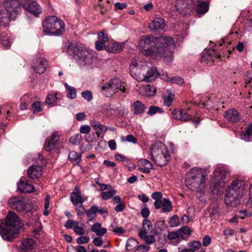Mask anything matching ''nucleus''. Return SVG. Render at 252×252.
I'll return each mask as SVG.
<instances>
[{
  "label": "nucleus",
  "instance_id": "f257e3e1",
  "mask_svg": "<svg viewBox=\"0 0 252 252\" xmlns=\"http://www.w3.org/2000/svg\"><path fill=\"white\" fill-rule=\"evenodd\" d=\"M138 45L143 49L145 54L153 59L163 58L168 63L173 59V50L175 44L173 38L165 36L159 37L149 34L142 36Z\"/></svg>",
  "mask_w": 252,
  "mask_h": 252
},
{
  "label": "nucleus",
  "instance_id": "f03ea898",
  "mask_svg": "<svg viewBox=\"0 0 252 252\" xmlns=\"http://www.w3.org/2000/svg\"><path fill=\"white\" fill-rule=\"evenodd\" d=\"M23 226L21 220L14 212H9L5 222L0 225V234L2 239L8 242L12 241Z\"/></svg>",
  "mask_w": 252,
  "mask_h": 252
},
{
  "label": "nucleus",
  "instance_id": "7ed1b4c3",
  "mask_svg": "<svg viewBox=\"0 0 252 252\" xmlns=\"http://www.w3.org/2000/svg\"><path fill=\"white\" fill-rule=\"evenodd\" d=\"M245 184L243 181H233L228 187L225 195V203L227 206L236 207L239 204V199L243 195Z\"/></svg>",
  "mask_w": 252,
  "mask_h": 252
},
{
  "label": "nucleus",
  "instance_id": "20e7f679",
  "mask_svg": "<svg viewBox=\"0 0 252 252\" xmlns=\"http://www.w3.org/2000/svg\"><path fill=\"white\" fill-rule=\"evenodd\" d=\"M151 158L159 166L165 165L170 157L167 146L161 142H157L151 146Z\"/></svg>",
  "mask_w": 252,
  "mask_h": 252
},
{
  "label": "nucleus",
  "instance_id": "39448f33",
  "mask_svg": "<svg viewBox=\"0 0 252 252\" xmlns=\"http://www.w3.org/2000/svg\"><path fill=\"white\" fill-rule=\"evenodd\" d=\"M126 86L124 83L122 84L119 79L115 78L103 85L101 89L103 94L106 97H110L114 94L118 93L121 96L125 97L128 93Z\"/></svg>",
  "mask_w": 252,
  "mask_h": 252
},
{
  "label": "nucleus",
  "instance_id": "423d86ee",
  "mask_svg": "<svg viewBox=\"0 0 252 252\" xmlns=\"http://www.w3.org/2000/svg\"><path fill=\"white\" fill-rule=\"evenodd\" d=\"M42 25L44 31L52 35L62 34L64 30L63 21L56 16L47 17L43 22Z\"/></svg>",
  "mask_w": 252,
  "mask_h": 252
},
{
  "label": "nucleus",
  "instance_id": "0eeeda50",
  "mask_svg": "<svg viewBox=\"0 0 252 252\" xmlns=\"http://www.w3.org/2000/svg\"><path fill=\"white\" fill-rule=\"evenodd\" d=\"M7 15L15 20L22 12V1L20 0H4L3 2Z\"/></svg>",
  "mask_w": 252,
  "mask_h": 252
},
{
  "label": "nucleus",
  "instance_id": "6e6552de",
  "mask_svg": "<svg viewBox=\"0 0 252 252\" xmlns=\"http://www.w3.org/2000/svg\"><path fill=\"white\" fill-rule=\"evenodd\" d=\"M75 58L78 63L83 66H90L93 62L94 55L92 51L86 49L74 51Z\"/></svg>",
  "mask_w": 252,
  "mask_h": 252
},
{
  "label": "nucleus",
  "instance_id": "1a4fd4ad",
  "mask_svg": "<svg viewBox=\"0 0 252 252\" xmlns=\"http://www.w3.org/2000/svg\"><path fill=\"white\" fill-rule=\"evenodd\" d=\"M213 181L216 186L223 187L228 180L230 173L222 167L217 168L214 172Z\"/></svg>",
  "mask_w": 252,
  "mask_h": 252
},
{
  "label": "nucleus",
  "instance_id": "9d476101",
  "mask_svg": "<svg viewBox=\"0 0 252 252\" xmlns=\"http://www.w3.org/2000/svg\"><path fill=\"white\" fill-rule=\"evenodd\" d=\"M146 68L145 66L142 67L138 63L136 60L133 59L129 67V73L133 78L138 81H142L144 77V73L142 72L146 70Z\"/></svg>",
  "mask_w": 252,
  "mask_h": 252
},
{
  "label": "nucleus",
  "instance_id": "9b49d317",
  "mask_svg": "<svg viewBox=\"0 0 252 252\" xmlns=\"http://www.w3.org/2000/svg\"><path fill=\"white\" fill-rule=\"evenodd\" d=\"M22 7L25 10L37 16L42 12L41 7L34 0H22Z\"/></svg>",
  "mask_w": 252,
  "mask_h": 252
},
{
  "label": "nucleus",
  "instance_id": "f8f14e48",
  "mask_svg": "<svg viewBox=\"0 0 252 252\" xmlns=\"http://www.w3.org/2000/svg\"><path fill=\"white\" fill-rule=\"evenodd\" d=\"M192 5V0H176L175 7L178 12L185 15L189 13Z\"/></svg>",
  "mask_w": 252,
  "mask_h": 252
},
{
  "label": "nucleus",
  "instance_id": "ddd939ff",
  "mask_svg": "<svg viewBox=\"0 0 252 252\" xmlns=\"http://www.w3.org/2000/svg\"><path fill=\"white\" fill-rule=\"evenodd\" d=\"M206 178L202 179H196L186 181V184L187 187L192 191H196L197 192H201L205 188V179Z\"/></svg>",
  "mask_w": 252,
  "mask_h": 252
},
{
  "label": "nucleus",
  "instance_id": "4468645a",
  "mask_svg": "<svg viewBox=\"0 0 252 252\" xmlns=\"http://www.w3.org/2000/svg\"><path fill=\"white\" fill-rule=\"evenodd\" d=\"M59 139V135L56 132H54L50 137H47L44 144V149L47 152H51L57 147Z\"/></svg>",
  "mask_w": 252,
  "mask_h": 252
},
{
  "label": "nucleus",
  "instance_id": "2eb2a0df",
  "mask_svg": "<svg viewBox=\"0 0 252 252\" xmlns=\"http://www.w3.org/2000/svg\"><path fill=\"white\" fill-rule=\"evenodd\" d=\"M9 203L11 207L17 211L21 212L24 214L28 212L26 209L27 204L24 202V200L22 199L19 197L11 198L9 201Z\"/></svg>",
  "mask_w": 252,
  "mask_h": 252
},
{
  "label": "nucleus",
  "instance_id": "dca6fc26",
  "mask_svg": "<svg viewBox=\"0 0 252 252\" xmlns=\"http://www.w3.org/2000/svg\"><path fill=\"white\" fill-rule=\"evenodd\" d=\"M206 176L207 174L203 169L197 167L193 168L187 174L185 181H188L189 180L191 181L197 179H197H202V178H206Z\"/></svg>",
  "mask_w": 252,
  "mask_h": 252
},
{
  "label": "nucleus",
  "instance_id": "f3484780",
  "mask_svg": "<svg viewBox=\"0 0 252 252\" xmlns=\"http://www.w3.org/2000/svg\"><path fill=\"white\" fill-rule=\"evenodd\" d=\"M32 68L36 73L41 74L44 72L46 68V61L42 58L35 59L32 64Z\"/></svg>",
  "mask_w": 252,
  "mask_h": 252
},
{
  "label": "nucleus",
  "instance_id": "a211bd4d",
  "mask_svg": "<svg viewBox=\"0 0 252 252\" xmlns=\"http://www.w3.org/2000/svg\"><path fill=\"white\" fill-rule=\"evenodd\" d=\"M173 119L184 122H188L191 120V116L183 109H175L172 112Z\"/></svg>",
  "mask_w": 252,
  "mask_h": 252
},
{
  "label": "nucleus",
  "instance_id": "6ab92c4d",
  "mask_svg": "<svg viewBox=\"0 0 252 252\" xmlns=\"http://www.w3.org/2000/svg\"><path fill=\"white\" fill-rule=\"evenodd\" d=\"M74 189L77 190V191L72 192L70 193V198L71 202L75 206L83 205V202L87 200V198L83 197L81 195V192L78 190L77 187H75Z\"/></svg>",
  "mask_w": 252,
  "mask_h": 252
},
{
  "label": "nucleus",
  "instance_id": "aec40b11",
  "mask_svg": "<svg viewBox=\"0 0 252 252\" xmlns=\"http://www.w3.org/2000/svg\"><path fill=\"white\" fill-rule=\"evenodd\" d=\"M225 118L231 123H236L241 120L239 113L235 109H230L225 112Z\"/></svg>",
  "mask_w": 252,
  "mask_h": 252
},
{
  "label": "nucleus",
  "instance_id": "412c9836",
  "mask_svg": "<svg viewBox=\"0 0 252 252\" xmlns=\"http://www.w3.org/2000/svg\"><path fill=\"white\" fill-rule=\"evenodd\" d=\"M149 28L153 31L163 30L165 27L164 19L161 17L154 18L149 25Z\"/></svg>",
  "mask_w": 252,
  "mask_h": 252
},
{
  "label": "nucleus",
  "instance_id": "4be33fe9",
  "mask_svg": "<svg viewBox=\"0 0 252 252\" xmlns=\"http://www.w3.org/2000/svg\"><path fill=\"white\" fill-rule=\"evenodd\" d=\"M27 174L32 179H36L42 175V167L39 165L31 166L28 171Z\"/></svg>",
  "mask_w": 252,
  "mask_h": 252
},
{
  "label": "nucleus",
  "instance_id": "5701e85b",
  "mask_svg": "<svg viewBox=\"0 0 252 252\" xmlns=\"http://www.w3.org/2000/svg\"><path fill=\"white\" fill-rule=\"evenodd\" d=\"M17 187L19 191L25 193L32 192L34 190L33 186L29 184L25 179H21L17 183Z\"/></svg>",
  "mask_w": 252,
  "mask_h": 252
},
{
  "label": "nucleus",
  "instance_id": "b1692460",
  "mask_svg": "<svg viewBox=\"0 0 252 252\" xmlns=\"http://www.w3.org/2000/svg\"><path fill=\"white\" fill-rule=\"evenodd\" d=\"M158 75L157 67H150L147 70L146 74L144 73V79L142 81L149 82L155 80Z\"/></svg>",
  "mask_w": 252,
  "mask_h": 252
},
{
  "label": "nucleus",
  "instance_id": "393cba45",
  "mask_svg": "<svg viewBox=\"0 0 252 252\" xmlns=\"http://www.w3.org/2000/svg\"><path fill=\"white\" fill-rule=\"evenodd\" d=\"M125 42H112L109 43L105 47V50L112 53H116L120 52L124 47Z\"/></svg>",
  "mask_w": 252,
  "mask_h": 252
},
{
  "label": "nucleus",
  "instance_id": "a878e982",
  "mask_svg": "<svg viewBox=\"0 0 252 252\" xmlns=\"http://www.w3.org/2000/svg\"><path fill=\"white\" fill-rule=\"evenodd\" d=\"M91 126L96 131L98 137L103 138L105 132L107 130L108 127L105 125L100 124L99 122H93Z\"/></svg>",
  "mask_w": 252,
  "mask_h": 252
},
{
  "label": "nucleus",
  "instance_id": "bb28decb",
  "mask_svg": "<svg viewBox=\"0 0 252 252\" xmlns=\"http://www.w3.org/2000/svg\"><path fill=\"white\" fill-rule=\"evenodd\" d=\"M138 164L140 167L138 169L139 170L145 173H150V169L153 167L152 163L145 159H140Z\"/></svg>",
  "mask_w": 252,
  "mask_h": 252
},
{
  "label": "nucleus",
  "instance_id": "cd10ccee",
  "mask_svg": "<svg viewBox=\"0 0 252 252\" xmlns=\"http://www.w3.org/2000/svg\"><path fill=\"white\" fill-rule=\"evenodd\" d=\"M156 89V88L150 85H146L141 87L140 89V94L142 95H147L151 96L155 94Z\"/></svg>",
  "mask_w": 252,
  "mask_h": 252
},
{
  "label": "nucleus",
  "instance_id": "c85d7f7f",
  "mask_svg": "<svg viewBox=\"0 0 252 252\" xmlns=\"http://www.w3.org/2000/svg\"><path fill=\"white\" fill-rule=\"evenodd\" d=\"M155 230L152 231L153 234L156 235L160 234L162 231L166 230L167 227L163 220L157 221L154 224Z\"/></svg>",
  "mask_w": 252,
  "mask_h": 252
},
{
  "label": "nucleus",
  "instance_id": "c756f323",
  "mask_svg": "<svg viewBox=\"0 0 252 252\" xmlns=\"http://www.w3.org/2000/svg\"><path fill=\"white\" fill-rule=\"evenodd\" d=\"M209 9V3L202 1H197L196 2L195 8V11L200 14H203L206 13Z\"/></svg>",
  "mask_w": 252,
  "mask_h": 252
},
{
  "label": "nucleus",
  "instance_id": "7c9ffc66",
  "mask_svg": "<svg viewBox=\"0 0 252 252\" xmlns=\"http://www.w3.org/2000/svg\"><path fill=\"white\" fill-rule=\"evenodd\" d=\"M152 227V223L148 219H144L142 222V227L139 231L138 234H148Z\"/></svg>",
  "mask_w": 252,
  "mask_h": 252
},
{
  "label": "nucleus",
  "instance_id": "2f4dec72",
  "mask_svg": "<svg viewBox=\"0 0 252 252\" xmlns=\"http://www.w3.org/2000/svg\"><path fill=\"white\" fill-rule=\"evenodd\" d=\"M161 78L167 82H170L172 83H175L180 85H183L184 83V80L182 78L178 76H175L170 78L167 76V73H165V74H163Z\"/></svg>",
  "mask_w": 252,
  "mask_h": 252
},
{
  "label": "nucleus",
  "instance_id": "473e14b6",
  "mask_svg": "<svg viewBox=\"0 0 252 252\" xmlns=\"http://www.w3.org/2000/svg\"><path fill=\"white\" fill-rule=\"evenodd\" d=\"M97 207L94 205L92 206L90 209L85 211V214L88 217V221L95 220L96 219V213H97Z\"/></svg>",
  "mask_w": 252,
  "mask_h": 252
},
{
  "label": "nucleus",
  "instance_id": "72a5a7b5",
  "mask_svg": "<svg viewBox=\"0 0 252 252\" xmlns=\"http://www.w3.org/2000/svg\"><path fill=\"white\" fill-rule=\"evenodd\" d=\"M241 137L246 141L252 140V124L249 125L245 130L242 132Z\"/></svg>",
  "mask_w": 252,
  "mask_h": 252
},
{
  "label": "nucleus",
  "instance_id": "f704fd0d",
  "mask_svg": "<svg viewBox=\"0 0 252 252\" xmlns=\"http://www.w3.org/2000/svg\"><path fill=\"white\" fill-rule=\"evenodd\" d=\"M134 114L136 115L142 114L145 109V106L144 104L139 100H136L133 103Z\"/></svg>",
  "mask_w": 252,
  "mask_h": 252
},
{
  "label": "nucleus",
  "instance_id": "c9c22d12",
  "mask_svg": "<svg viewBox=\"0 0 252 252\" xmlns=\"http://www.w3.org/2000/svg\"><path fill=\"white\" fill-rule=\"evenodd\" d=\"M22 245L23 249L32 250L34 248V241L32 239L27 238L22 241Z\"/></svg>",
  "mask_w": 252,
  "mask_h": 252
},
{
  "label": "nucleus",
  "instance_id": "e433bc0d",
  "mask_svg": "<svg viewBox=\"0 0 252 252\" xmlns=\"http://www.w3.org/2000/svg\"><path fill=\"white\" fill-rule=\"evenodd\" d=\"M64 85L67 90L66 95L68 98L70 99H74L76 97V90L74 87L70 86L66 83Z\"/></svg>",
  "mask_w": 252,
  "mask_h": 252
},
{
  "label": "nucleus",
  "instance_id": "4c0bfd02",
  "mask_svg": "<svg viewBox=\"0 0 252 252\" xmlns=\"http://www.w3.org/2000/svg\"><path fill=\"white\" fill-rule=\"evenodd\" d=\"M57 95V94H49L46 98L45 103L50 106H53L58 99Z\"/></svg>",
  "mask_w": 252,
  "mask_h": 252
},
{
  "label": "nucleus",
  "instance_id": "58836bf2",
  "mask_svg": "<svg viewBox=\"0 0 252 252\" xmlns=\"http://www.w3.org/2000/svg\"><path fill=\"white\" fill-rule=\"evenodd\" d=\"M103 113L109 117L114 115L116 113V110L110 104H105L103 107Z\"/></svg>",
  "mask_w": 252,
  "mask_h": 252
},
{
  "label": "nucleus",
  "instance_id": "ea45409f",
  "mask_svg": "<svg viewBox=\"0 0 252 252\" xmlns=\"http://www.w3.org/2000/svg\"><path fill=\"white\" fill-rule=\"evenodd\" d=\"M154 234L148 235V234H138L140 238L144 240L146 244H151L155 242V238L154 237Z\"/></svg>",
  "mask_w": 252,
  "mask_h": 252
},
{
  "label": "nucleus",
  "instance_id": "a19ab883",
  "mask_svg": "<svg viewBox=\"0 0 252 252\" xmlns=\"http://www.w3.org/2000/svg\"><path fill=\"white\" fill-rule=\"evenodd\" d=\"M162 211L164 212H169L172 210V206L170 201L167 198L162 199Z\"/></svg>",
  "mask_w": 252,
  "mask_h": 252
},
{
  "label": "nucleus",
  "instance_id": "79ce46f5",
  "mask_svg": "<svg viewBox=\"0 0 252 252\" xmlns=\"http://www.w3.org/2000/svg\"><path fill=\"white\" fill-rule=\"evenodd\" d=\"M138 242L133 238L128 239L126 242V247L127 251H131L138 246Z\"/></svg>",
  "mask_w": 252,
  "mask_h": 252
},
{
  "label": "nucleus",
  "instance_id": "37998d69",
  "mask_svg": "<svg viewBox=\"0 0 252 252\" xmlns=\"http://www.w3.org/2000/svg\"><path fill=\"white\" fill-rule=\"evenodd\" d=\"M0 40L3 47L8 48L11 46V39L9 36L0 34Z\"/></svg>",
  "mask_w": 252,
  "mask_h": 252
},
{
  "label": "nucleus",
  "instance_id": "c03bdc74",
  "mask_svg": "<svg viewBox=\"0 0 252 252\" xmlns=\"http://www.w3.org/2000/svg\"><path fill=\"white\" fill-rule=\"evenodd\" d=\"M68 159L71 161L78 163L81 160V155L75 151H71L69 154Z\"/></svg>",
  "mask_w": 252,
  "mask_h": 252
},
{
  "label": "nucleus",
  "instance_id": "a18cd8bd",
  "mask_svg": "<svg viewBox=\"0 0 252 252\" xmlns=\"http://www.w3.org/2000/svg\"><path fill=\"white\" fill-rule=\"evenodd\" d=\"M117 191L115 189L108 190L106 191H103L101 193V196L103 200H108L111 198L114 194L116 193Z\"/></svg>",
  "mask_w": 252,
  "mask_h": 252
},
{
  "label": "nucleus",
  "instance_id": "49530a36",
  "mask_svg": "<svg viewBox=\"0 0 252 252\" xmlns=\"http://www.w3.org/2000/svg\"><path fill=\"white\" fill-rule=\"evenodd\" d=\"M212 52L215 54L214 51H209L204 53L201 57V61L202 62L213 61L214 59L212 55Z\"/></svg>",
  "mask_w": 252,
  "mask_h": 252
},
{
  "label": "nucleus",
  "instance_id": "de8ad7c7",
  "mask_svg": "<svg viewBox=\"0 0 252 252\" xmlns=\"http://www.w3.org/2000/svg\"><path fill=\"white\" fill-rule=\"evenodd\" d=\"M162 112V109L160 107L156 106H151L149 107V111L147 112V114L150 116H153L157 113H161Z\"/></svg>",
  "mask_w": 252,
  "mask_h": 252
},
{
  "label": "nucleus",
  "instance_id": "09e8293b",
  "mask_svg": "<svg viewBox=\"0 0 252 252\" xmlns=\"http://www.w3.org/2000/svg\"><path fill=\"white\" fill-rule=\"evenodd\" d=\"M168 222L170 227L177 226L180 224L179 218L177 215H174L170 218Z\"/></svg>",
  "mask_w": 252,
  "mask_h": 252
},
{
  "label": "nucleus",
  "instance_id": "8fccbe9b",
  "mask_svg": "<svg viewBox=\"0 0 252 252\" xmlns=\"http://www.w3.org/2000/svg\"><path fill=\"white\" fill-rule=\"evenodd\" d=\"M43 104L39 101H35L32 105L33 113H38L42 110Z\"/></svg>",
  "mask_w": 252,
  "mask_h": 252
},
{
  "label": "nucleus",
  "instance_id": "3c124183",
  "mask_svg": "<svg viewBox=\"0 0 252 252\" xmlns=\"http://www.w3.org/2000/svg\"><path fill=\"white\" fill-rule=\"evenodd\" d=\"M178 231L180 235V238L184 239L183 234L189 235L191 233V229L188 226H186L180 228L178 230Z\"/></svg>",
  "mask_w": 252,
  "mask_h": 252
},
{
  "label": "nucleus",
  "instance_id": "603ef678",
  "mask_svg": "<svg viewBox=\"0 0 252 252\" xmlns=\"http://www.w3.org/2000/svg\"><path fill=\"white\" fill-rule=\"evenodd\" d=\"M81 96L84 99L86 100L88 102L91 101L93 98L92 93L89 90L82 92L81 93Z\"/></svg>",
  "mask_w": 252,
  "mask_h": 252
},
{
  "label": "nucleus",
  "instance_id": "864d4df0",
  "mask_svg": "<svg viewBox=\"0 0 252 252\" xmlns=\"http://www.w3.org/2000/svg\"><path fill=\"white\" fill-rule=\"evenodd\" d=\"M210 215L209 217L211 218V220L217 219L220 216V214L217 210L214 208L209 209Z\"/></svg>",
  "mask_w": 252,
  "mask_h": 252
},
{
  "label": "nucleus",
  "instance_id": "5fc2aeb1",
  "mask_svg": "<svg viewBox=\"0 0 252 252\" xmlns=\"http://www.w3.org/2000/svg\"><path fill=\"white\" fill-rule=\"evenodd\" d=\"M82 136L80 134H75L71 136L69 139V141L73 145H77L81 140Z\"/></svg>",
  "mask_w": 252,
  "mask_h": 252
},
{
  "label": "nucleus",
  "instance_id": "6e6d98bb",
  "mask_svg": "<svg viewBox=\"0 0 252 252\" xmlns=\"http://www.w3.org/2000/svg\"><path fill=\"white\" fill-rule=\"evenodd\" d=\"M175 95L173 94H169L166 97H165L164 99V104L167 106H170L174 98Z\"/></svg>",
  "mask_w": 252,
  "mask_h": 252
},
{
  "label": "nucleus",
  "instance_id": "4d7b16f0",
  "mask_svg": "<svg viewBox=\"0 0 252 252\" xmlns=\"http://www.w3.org/2000/svg\"><path fill=\"white\" fill-rule=\"evenodd\" d=\"M190 249L192 250L193 252L199 249L201 247V243L199 241H193L191 243L189 246Z\"/></svg>",
  "mask_w": 252,
  "mask_h": 252
},
{
  "label": "nucleus",
  "instance_id": "13d9d810",
  "mask_svg": "<svg viewBox=\"0 0 252 252\" xmlns=\"http://www.w3.org/2000/svg\"><path fill=\"white\" fill-rule=\"evenodd\" d=\"M89 241L90 238L87 236H81L76 239V243L79 245L87 243Z\"/></svg>",
  "mask_w": 252,
  "mask_h": 252
},
{
  "label": "nucleus",
  "instance_id": "bf43d9fd",
  "mask_svg": "<svg viewBox=\"0 0 252 252\" xmlns=\"http://www.w3.org/2000/svg\"><path fill=\"white\" fill-rule=\"evenodd\" d=\"M121 140L122 141H127L129 142H132L134 144L137 142L136 139L131 134H129L127 135L125 139L124 136H121Z\"/></svg>",
  "mask_w": 252,
  "mask_h": 252
},
{
  "label": "nucleus",
  "instance_id": "052dcab7",
  "mask_svg": "<svg viewBox=\"0 0 252 252\" xmlns=\"http://www.w3.org/2000/svg\"><path fill=\"white\" fill-rule=\"evenodd\" d=\"M99 41L103 42L104 43H106L108 41V37L104 32H101L98 33Z\"/></svg>",
  "mask_w": 252,
  "mask_h": 252
},
{
  "label": "nucleus",
  "instance_id": "680f3d73",
  "mask_svg": "<svg viewBox=\"0 0 252 252\" xmlns=\"http://www.w3.org/2000/svg\"><path fill=\"white\" fill-rule=\"evenodd\" d=\"M74 232L80 235H83L84 234V228L82 226H79L78 222H76V224L75 225L74 227Z\"/></svg>",
  "mask_w": 252,
  "mask_h": 252
},
{
  "label": "nucleus",
  "instance_id": "e2e57ef3",
  "mask_svg": "<svg viewBox=\"0 0 252 252\" xmlns=\"http://www.w3.org/2000/svg\"><path fill=\"white\" fill-rule=\"evenodd\" d=\"M76 222L77 221L73 220H68L65 223L64 226L68 229H71L73 227H75V225L76 224Z\"/></svg>",
  "mask_w": 252,
  "mask_h": 252
},
{
  "label": "nucleus",
  "instance_id": "0e129e2a",
  "mask_svg": "<svg viewBox=\"0 0 252 252\" xmlns=\"http://www.w3.org/2000/svg\"><path fill=\"white\" fill-rule=\"evenodd\" d=\"M168 238L170 240L175 239L176 238H180V235L178 230L177 231L170 232L168 233Z\"/></svg>",
  "mask_w": 252,
  "mask_h": 252
},
{
  "label": "nucleus",
  "instance_id": "69168bd1",
  "mask_svg": "<svg viewBox=\"0 0 252 252\" xmlns=\"http://www.w3.org/2000/svg\"><path fill=\"white\" fill-rule=\"evenodd\" d=\"M11 20L12 19L10 17L9 15H8L7 17H1L0 18V22L2 26H6L10 23Z\"/></svg>",
  "mask_w": 252,
  "mask_h": 252
},
{
  "label": "nucleus",
  "instance_id": "338daca9",
  "mask_svg": "<svg viewBox=\"0 0 252 252\" xmlns=\"http://www.w3.org/2000/svg\"><path fill=\"white\" fill-rule=\"evenodd\" d=\"M91 131V128L89 126L83 125L80 128V132L83 134H88Z\"/></svg>",
  "mask_w": 252,
  "mask_h": 252
},
{
  "label": "nucleus",
  "instance_id": "774afa93",
  "mask_svg": "<svg viewBox=\"0 0 252 252\" xmlns=\"http://www.w3.org/2000/svg\"><path fill=\"white\" fill-rule=\"evenodd\" d=\"M75 210L77 212V214L78 216H82L84 214L85 211V208L84 207L83 204L79 205L76 206Z\"/></svg>",
  "mask_w": 252,
  "mask_h": 252
}]
</instances>
